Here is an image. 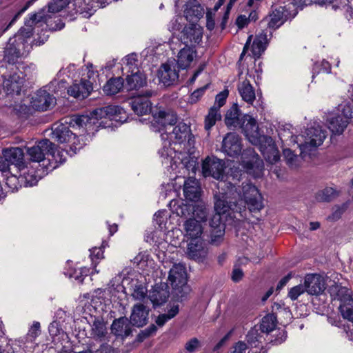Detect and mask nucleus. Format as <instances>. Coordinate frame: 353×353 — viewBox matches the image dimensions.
I'll use <instances>...</instances> for the list:
<instances>
[{
  "mask_svg": "<svg viewBox=\"0 0 353 353\" xmlns=\"http://www.w3.org/2000/svg\"><path fill=\"white\" fill-rule=\"evenodd\" d=\"M163 147L159 150L163 165L170 167L172 170L180 169L179 173L186 174H195L196 160L189 154L193 147L194 140L190 132V128L184 123H179L166 133H161Z\"/></svg>",
  "mask_w": 353,
  "mask_h": 353,
  "instance_id": "obj_1",
  "label": "nucleus"
},
{
  "mask_svg": "<svg viewBox=\"0 0 353 353\" xmlns=\"http://www.w3.org/2000/svg\"><path fill=\"white\" fill-rule=\"evenodd\" d=\"M127 120L125 111L118 105H108L93 110L90 115H73L69 117L65 123L54 124L52 132V139L59 143H72L74 150L80 149L75 141L76 137L70 130L69 127L74 129H82L88 135L94 133L98 128L111 127L112 121L123 123Z\"/></svg>",
  "mask_w": 353,
  "mask_h": 353,
  "instance_id": "obj_2",
  "label": "nucleus"
},
{
  "mask_svg": "<svg viewBox=\"0 0 353 353\" xmlns=\"http://www.w3.org/2000/svg\"><path fill=\"white\" fill-rule=\"evenodd\" d=\"M222 183L224 186L227 185V190L214 195L216 214L210 222L213 230H218L221 226L225 228L221 222V214H225L230 210L242 213L245 211V205L251 212H259L263 208L262 196L254 185L243 183L242 188H236L231 182Z\"/></svg>",
  "mask_w": 353,
  "mask_h": 353,
  "instance_id": "obj_3",
  "label": "nucleus"
},
{
  "mask_svg": "<svg viewBox=\"0 0 353 353\" xmlns=\"http://www.w3.org/2000/svg\"><path fill=\"white\" fill-rule=\"evenodd\" d=\"M44 10L38 14H30L25 21V25L13 38H10L4 50V60L10 64H14L23 54L30 49L29 40L32 36L34 26L46 19Z\"/></svg>",
  "mask_w": 353,
  "mask_h": 353,
  "instance_id": "obj_4",
  "label": "nucleus"
},
{
  "mask_svg": "<svg viewBox=\"0 0 353 353\" xmlns=\"http://www.w3.org/2000/svg\"><path fill=\"white\" fill-rule=\"evenodd\" d=\"M252 144L259 145L264 158L270 163L277 162L280 159L279 152L273 139L268 136L262 135L259 131L256 120L249 114H243L239 127Z\"/></svg>",
  "mask_w": 353,
  "mask_h": 353,
  "instance_id": "obj_5",
  "label": "nucleus"
},
{
  "mask_svg": "<svg viewBox=\"0 0 353 353\" xmlns=\"http://www.w3.org/2000/svg\"><path fill=\"white\" fill-rule=\"evenodd\" d=\"M327 137V131L320 125L312 126L305 130L303 135L291 137V142L296 143L303 154L307 151L312 150L320 146Z\"/></svg>",
  "mask_w": 353,
  "mask_h": 353,
  "instance_id": "obj_6",
  "label": "nucleus"
},
{
  "mask_svg": "<svg viewBox=\"0 0 353 353\" xmlns=\"http://www.w3.org/2000/svg\"><path fill=\"white\" fill-rule=\"evenodd\" d=\"M26 153L30 158L31 164L38 163V167H42L41 168L46 169V171L50 168L45 164L46 156L51 155L54 160L58 161L55 145L48 139H43L36 145L26 148ZM59 155V152L57 151V156Z\"/></svg>",
  "mask_w": 353,
  "mask_h": 353,
  "instance_id": "obj_7",
  "label": "nucleus"
},
{
  "mask_svg": "<svg viewBox=\"0 0 353 353\" xmlns=\"http://www.w3.org/2000/svg\"><path fill=\"white\" fill-rule=\"evenodd\" d=\"M353 118V108L349 104L341 105L336 112L328 114L326 123L333 134H341Z\"/></svg>",
  "mask_w": 353,
  "mask_h": 353,
  "instance_id": "obj_8",
  "label": "nucleus"
},
{
  "mask_svg": "<svg viewBox=\"0 0 353 353\" xmlns=\"http://www.w3.org/2000/svg\"><path fill=\"white\" fill-rule=\"evenodd\" d=\"M208 212L205 208H199L195 216L188 218L183 224L184 237L187 241L201 239L203 232V223L207 221Z\"/></svg>",
  "mask_w": 353,
  "mask_h": 353,
  "instance_id": "obj_9",
  "label": "nucleus"
},
{
  "mask_svg": "<svg viewBox=\"0 0 353 353\" xmlns=\"http://www.w3.org/2000/svg\"><path fill=\"white\" fill-rule=\"evenodd\" d=\"M295 5L292 3L285 6H281L274 10L270 15L266 17L268 26L272 29H276L283 25L286 21L293 19L297 14Z\"/></svg>",
  "mask_w": 353,
  "mask_h": 353,
  "instance_id": "obj_10",
  "label": "nucleus"
},
{
  "mask_svg": "<svg viewBox=\"0 0 353 353\" xmlns=\"http://www.w3.org/2000/svg\"><path fill=\"white\" fill-rule=\"evenodd\" d=\"M176 123V115L172 111L158 110L153 113L150 128L154 132L166 133Z\"/></svg>",
  "mask_w": 353,
  "mask_h": 353,
  "instance_id": "obj_11",
  "label": "nucleus"
},
{
  "mask_svg": "<svg viewBox=\"0 0 353 353\" xmlns=\"http://www.w3.org/2000/svg\"><path fill=\"white\" fill-rule=\"evenodd\" d=\"M225 161L215 156H208L202 161L201 171L204 177L222 181L224 178Z\"/></svg>",
  "mask_w": 353,
  "mask_h": 353,
  "instance_id": "obj_12",
  "label": "nucleus"
},
{
  "mask_svg": "<svg viewBox=\"0 0 353 353\" xmlns=\"http://www.w3.org/2000/svg\"><path fill=\"white\" fill-rule=\"evenodd\" d=\"M3 79L2 88L7 95H19L24 84V77L21 72H13L4 74L1 76Z\"/></svg>",
  "mask_w": 353,
  "mask_h": 353,
  "instance_id": "obj_13",
  "label": "nucleus"
},
{
  "mask_svg": "<svg viewBox=\"0 0 353 353\" xmlns=\"http://www.w3.org/2000/svg\"><path fill=\"white\" fill-rule=\"evenodd\" d=\"M203 37V28L198 24L185 26L180 32L179 39L186 46L199 44Z\"/></svg>",
  "mask_w": 353,
  "mask_h": 353,
  "instance_id": "obj_14",
  "label": "nucleus"
},
{
  "mask_svg": "<svg viewBox=\"0 0 353 353\" xmlns=\"http://www.w3.org/2000/svg\"><path fill=\"white\" fill-rule=\"evenodd\" d=\"M46 172L47 171L44 168L39 169L38 166L34 168L31 163H28L23 166V170H19L17 173L20 174L23 185L33 186L43 176Z\"/></svg>",
  "mask_w": 353,
  "mask_h": 353,
  "instance_id": "obj_15",
  "label": "nucleus"
},
{
  "mask_svg": "<svg viewBox=\"0 0 353 353\" xmlns=\"http://www.w3.org/2000/svg\"><path fill=\"white\" fill-rule=\"evenodd\" d=\"M186 254L188 257L197 262H203L208 254V248L203 239L187 241Z\"/></svg>",
  "mask_w": 353,
  "mask_h": 353,
  "instance_id": "obj_16",
  "label": "nucleus"
},
{
  "mask_svg": "<svg viewBox=\"0 0 353 353\" xmlns=\"http://www.w3.org/2000/svg\"><path fill=\"white\" fill-rule=\"evenodd\" d=\"M221 150L229 157H237L241 153V137L235 132H229L223 138Z\"/></svg>",
  "mask_w": 353,
  "mask_h": 353,
  "instance_id": "obj_17",
  "label": "nucleus"
},
{
  "mask_svg": "<svg viewBox=\"0 0 353 353\" xmlns=\"http://www.w3.org/2000/svg\"><path fill=\"white\" fill-rule=\"evenodd\" d=\"M245 340L250 350L248 353H264L263 343L265 340L263 334L257 325L253 327L247 334Z\"/></svg>",
  "mask_w": 353,
  "mask_h": 353,
  "instance_id": "obj_18",
  "label": "nucleus"
},
{
  "mask_svg": "<svg viewBox=\"0 0 353 353\" xmlns=\"http://www.w3.org/2000/svg\"><path fill=\"white\" fill-rule=\"evenodd\" d=\"M168 281L174 290L186 288L187 278L185 266L181 263L174 264L170 270Z\"/></svg>",
  "mask_w": 353,
  "mask_h": 353,
  "instance_id": "obj_19",
  "label": "nucleus"
},
{
  "mask_svg": "<svg viewBox=\"0 0 353 353\" xmlns=\"http://www.w3.org/2000/svg\"><path fill=\"white\" fill-rule=\"evenodd\" d=\"M170 206L172 212L176 213L177 216L185 218L195 216L196 210L199 208H205L203 205H194L183 201L174 200L170 201Z\"/></svg>",
  "mask_w": 353,
  "mask_h": 353,
  "instance_id": "obj_20",
  "label": "nucleus"
},
{
  "mask_svg": "<svg viewBox=\"0 0 353 353\" xmlns=\"http://www.w3.org/2000/svg\"><path fill=\"white\" fill-rule=\"evenodd\" d=\"M158 77L164 85L168 86L175 82L179 78V74L174 62L172 61L162 64L158 71Z\"/></svg>",
  "mask_w": 353,
  "mask_h": 353,
  "instance_id": "obj_21",
  "label": "nucleus"
},
{
  "mask_svg": "<svg viewBox=\"0 0 353 353\" xmlns=\"http://www.w3.org/2000/svg\"><path fill=\"white\" fill-rule=\"evenodd\" d=\"M151 91H147L145 95L137 96L133 98L130 103L133 111L138 115H144L152 110V103L149 97L152 95Z\"/></svg>",
  "mask_w": 353,
  "mask_h": 353,
  "instance_id": "obj_22",
  "label": "nucleus"
},
{
  "mask_svg": "<svg viewBox=\"0 0 353 353\" xmlns=\"http://www.w3.org/2000/svg\"><path fill=\"white\" fill-rule=\"evenodd\" d=\"M3 155L17 171L20 169L23 170V166L28 163L24 160V152L21 148L15 147L6 149L3 152Z\"/></svg>",
  "mask_w": 353,
  "mask_h": 353,
  "instance_id": "obj_23",
  "label": "nucleus"
},
{
  "mask_svg": "<svg viewBox=\"0 0 353 353\" xmlns=\"http://www.w3.org/2000/svg\"><path fill=\"white\" fill-rule=\"evenodd\" d=\"M304 286L306 292L312 295H318L325 289L323 277L317 274H307L305 277Z\"/></svg>",
  "mask_w": 353,
  "mask_h": 353,
  "instance_id": "obj_24",
  "label": "nucleus"
},
{
  "mask_svg": "<svg viewBox=\"0 0 353 353\" xmlns=\"http://www.w3.org/2000/svg\"><path fill=\"white\" fill-rule=\"evenodd\" d=\"M92 90V83L88 80H75L73 84L68 88L69 95L77 99L87 97Z\"/></svg>",
  "mask_w": 353,
  "mask_h": 353,
  "instance_id": "obj_25",
  "label": "nucleus"
},
{
  "mask_svg": "<svg viewBox=\"0 0 353 353\" xmlns=\"http://www.w3.org/2000/svg\"><path fill=\"white\" fill-rule=\"evenodd\" d=\"M89 323L90 337L95 340H104L108 334V327L103 319L99 316H91Z\"/></svg>",
  "mask_w": 353,
  "mask_h": 353,
  "instance_id": "obj_26",
  "label": "nucleus"
},
{
  "mask_svg": "<svg viewBox=\"0 0 353 353\" xmlns=\"http://www.w3.org/2000/svg\"><path fill=\"white\" fill-rule=\"evenodd\" d=\"M183 194L187 200L197 201L201 196V188L194 176H189L183 181Z\"/></svg>",
  "mask_w": 353,
  "mask_h": 353,
  "instance_id": "obj_27",
  "label": "nucleus"
},
{
  "mask_svg": "<svg viewBox=\"0 0 353 353\" xmlns=\"http://www.w3.org/2000/svg\"><path fill=\"white\" fill-rule=\"evenodd\" d=\"M126 74L125 88L128 90H138L146 83V77L140 70H132Z\"/></svg>",
  "mask_w": 353,
  "mask_h": 353,
  "instance_id": "obj_28",
  "label": "nucleus"
},
{
  "mask_svg": "<svg viewBox=\"0 0 353 353\" xmlns=\"http://www.w3.org/2000/svg\"><path fill=\"white\" fill-rule=\"evenodd\" d=\"M243 120V115L236 103H234L225 114L224 121L230 129H236L239 127Z\"/></svg>",
  "mask_w": 353,
  "mask_h": 353,
  "instance_id": "obj_29",
  "label": "nucleus"
},
{
  "mask_svg": "<svg viewBox=\"0 0 353 353\" xmlns=\"http://www.w3.org/2000/svg\"><path fill=\"white\" fill-rule=\"evenodd\" d=\"M169 290L165 283L156 285L149 292L148 298L152 303L154 307L161 305L165 303L169 297Z\"/></svg>",
  "mask_w": 353,
  "mask_h": 353,
  "instance_id": "obj_30",
  "label": "nucleus"
},
{
  "mask_svg": "<svg viewBox=\"0 0 353 353\" xmlns=\"http://www.w3.org/2000/svg\"><path fill=\"white\" fill-rule=\"evenodd\" d=\"M149 310L143 304L134 305L130 316V323L137 327H143L148 319Z\"/></svg>",
  "mask_w": 353,
  "mask_h": 353,
  "instance_id": "obj_31",
  "label": "nucleus"
},
{
  "mask_svg": "<svg viewBox=\"0 0 353 353\" xmlns=\"http://www.w3.org/2000/svg\"><path fill=\"white\" fill-rule=\"evenodd\" d=\"M34 103L37 108L45 111L55 104L56 99L46 90L41 89L37 92Z\"/></svg>",
  "mask_w": 353,
  "mask_h": 353,
  "instance_id": "obj_32",
  "label": "nucleus"
},
{
  "mask_svg": "<svg viewBox=\"0 0 353 353\" xmlns=\"http://www.w3.org/2000/svg\"><path fill=\"white\" fill-rule=\"evenodd\" d=\"M111 330L116 336L126 337L132 332L131 323L126 317L119 318L113 321Z\"/></svg>",
  "mask_w": 353,
  "mask_h": 353,
  "instance_id": "obj_33",
  "label": "nucleus"
},
{
  "mask_svg": "<svg viewBox=\"0 0 353 353\" xmlns=\"http://www.w3.org/2000/svg\"><path fill=\"white\" fill-rule=\"evenodd\" d=\"M203 8L197 0H188L184 11L185 17L190 21H194L203 17Z\"/></svg>",
  "mask_w": 353,
  "mask_h": 353,
  "instance_id": "obj_34",
  "label": "nucleus"
},
{
  "mask_svg": "<svg viewBox=\"0 0 353 353\" xmlns=\"http://www.w3.org/2000/svg\"><path fill=\"white\" fill-rule=\"evenodd\" d=\"M196 56V51L191 46H186L180 50L177 55V65L181 69L190 65Z\"/></svg>",
  "mask_w": 353,
  "mask_h": 353,
  "instance_id": "obj_35",
  "label": "nucleus"
},
{
  "mask_svg": "<svg viewBox=\"0 0 353 353\" xmlns=\"http://www.w3.org/2000/svg\"><path fill=\"white\" fill-rule=\"evenodd\" d=\"M268 40V34L265 31H262L255 37L252 45L254 57L259 58L261 55L266 48Z\"/></svg>",
  "mask_w": 353,
  "mask_h": 353,
  "instance_id": "obj_36",
  "label": "nucleus"
},
{
  "mask_svg": "<svg viewBox=\"0 0 353 353\" xmlns=\"http://www.w3.org/2000/svg\"><path fill=\"white\" fill-rule=\"evenodd\" d=\"M239 92L243 100L248 103L252 104L256 99L255 92L250 82L243 80L238 85Z\"/></svg>",
  "mask_w": 353,
  "mask_h": 353,
  "instance_id": "obj_37",
  "label": "nucleus"
},
{
  "mask_svg": "<svg viewBox=\"0 0 353 353\" xmlns=\"http://www.w3.org/2000/svg\"><path fill=\"white\" fill-rule=\"evenodd\" d=\"M125 87L123 78L117 77L110 79L103 86V91L109 95H113L118 93Z\"/></svg>",
  "mask_w": 353,
  "mask_h": 353,
  "instance_id": "obj_38",
  "label": "nucleus"
},
{
  "mask_svg": "<svg viewBox=\"0 0 353 353\" xmlns=\"http://www.w3.org/2000/svg\"><path fill=\"white\" fill-rule=\"evenodd\" d=\"M276 323V316L274 314H268L262 319L261 325L258 327L263 334H268L275 329Z\"/></svg>",
  "mask_w": 353,
  "mask_h": 353,
  "instance_id": "obj_39",
  "label": "nucleus"
},
{
  "mask_svg": "<svg viewBox=\"0 0 353 353\" xmlns=\"http://www.w3.org/2000/svg\"><path fill=\"white\" fill-rule=\"evenodd\" d=\"M221 114L219 107L213 105L209 110L205 119V129L209 131L219 120H221Z\"/></svg>",
  "mask_w": 353,
  "mask_h": 353,
  "instance_id": "obj_40",
  "label": "nucleus"
},
{
  "mask_svg": "<svg viewBox=\"0 0 353 353\" xmlns=\"http://www.w3.org/2000/svg\"><path fill=\"white\" fill-rule=\"evenodd\" d=\"M123 71L130 73L132 70H139L138 68V56L135 53L128 54L122 59Z\"/></svg>",
  "mask_w": 353,
  "mask_h": 353,
  "instance_id": "obj_41",
  "label": "nucleus"
},
{
  "mask_svg": "<svg viewBox=\"0 0 353 353\" xmlns=\"http://www.w3.org/2000/svg\"><path fill=\"white\" fill-rule=\"evenodd\" d=\"M245 156L250 157L249 160H243L244 166L247 169L253 168L254 164H257V166H259L261 164V161H260L258 154L255 152L253 148H248L243 151L242 153V157L245 159Z\"/></svg>",
  "mask_w": 353,
  "mask_h": 353,
  "instance_id": "obj_42",
  "label": "nucleus"
},
{
  "mask_svg": "<svg viewBox=\"0 0 353 353\" xmlns=\"http://www.w3.org/2000/svg\"><path fill=\"white\" fill-rule=\"evenodd\" d=\"M4 176L6 177V184L12 192L17 190L19 188L23 185L20 174L17 172L13 173L12 171L11 173L6 174L4 175Z\"/></svg>",
  "mask_w": 353,
  "mask_h": 353,
  "instance_id": "obj_43",
  "label": "nucleus"
},
{
  "mask_svg": "<svg viewBox=\"0 0 353 353\" xmlns=\"http://www.w3.org/2000/svg\"><path fill=\"white\" fill-rule=\"evenodd\" d=\"M338 192L332 187H327L316 194V199L320 202H330L338 196Z\"/></svg>",
  "mask_w": 353,
  "mask_h": 353,
  "instance_id": "obj_44",
  "label": "nucleus"
},
{
  "mask_svg": "<svg viewBox=\"0 0 353 353\" xmlns=\"http://www.w3.org/2000/svg\"><path fill=\"white\" fill-rule=\"evenodd\" d=\"M334 8H345L346 17L353 19V0H330Z\"/></svg>",
  "mask_w": 353,
  "mask_h": 353,
  "instance_id": "obj_45",
  "label": "nucleus"
},
{
  "mask_svg": "<svg viewBox=\"0 0 353 353\" xmlns=\"http://www.w3.org/2000/svg\"><path fill=\"white\" fill-rule=\"evenodd\" d=\"M168 217H170V213L167 210H159L154 215V223L157 225L161 230L167 229Z\"/></svg>",
  "mask_w": 353,
  "mask_h": 353,
  "instance_id": "obj_46",
  "label": "nucleus"
},
{
  "mask_svg": "<svg viewBox=\"0 0 353 353\" xmlns=\"http://www.w3.org/2000/svg\"><path fill=\"white\" fill-rule=\"evenodd\" d=\"M70 278H73L78 283H81L85 276L88 274V270L85 268L70 270L66 273Z\"/></svg>",
  "mask_w": 353,
  "mask_h": 353,
  "instance_id": "obj_47",
  "label": "nucleus"
},
{
  "mask_svg": "<svg viewBox=\"0 0 353 353\" xmlns=\"http://www.w3.org/2000/svg\"><path fill=\"white\" fill-rule=\"evenodd\" d=\"M283 153L286 163L290 167L296 168L298 166L299 157L290 149H284Z\"/></svg>",
  "mask_w": 353,
  "mask_h": 353,
  "instance_id": "obj_48",
  "label": "nucleus"
},
{
  "mask_svg": "<svg viewBox=\"0 0 353 353\" xmlns=\"http://www.w3.org/2000/svg\"><path fill=\"white\" fill-rule=\"evenodd\" d=\"M90 259L92 261V264L94 266V272H99L98 270H95L98 261L103 258V251L101 248H93L90 250Z\"/></svg>",
  "mask_w": 353,
  "mask_h": 353,
  "instance_id": "obj_49",
  "label": "nucleus"
},
{
  "mask_svg": "<svg viewBox=\"0 0 353 353\" xmlns=\"http://www.w3.org/2000/svg\"><path fill=\"white\" fill-rule=\"evenodd\" d=\"M48 331L50 336L53 338L59 336L63 338L66 335L65 332L61 328L59 322L57 321H54L50 324Z\"/></svg>",
  "mask_w": 353,
  "mask_h": 353,
  "instance_id": "obj_50",
  "label": "nucleus"
},
{
  "mask_svg": "<svg viewBox=\"0 0 353 353\" xmlns=\"http://www.w3.org/2000/svg\"><path fill=\"white\" fill-rule=\"evenodd\" d=\"M33 0H30L28 1H26L24 5L21 6L18 8L16 14L13 17L12 19L8 24V26L6 27V28L4 30L6 31L7 29L9 28L18 19L19 17L26 11L28 9V8L32 4Z\"/></svg>",
  "mask_w": 353,
  "mask_h": 353,
  "instance_id": "obj_51",
  "label": "nucleus"
},
{
  "mask_svg": "<svg viewBox=\"0 0 353 353\" xmlns=\"http://www.w3.org/2000/svg\"><path fill=\"white\" fill-rule=\"evenodd\" d=\"M305 292H306L305 286L303 285H298L290 290L288 292V296L291 300L294 301L296 300L299 296L303 294Z\"/></svg>",
  "mask_w": 353,
  "mask_h": 353,
  "instance_id": "obj_52",
  "label": "nucleus"
},
{
  "mask_svg": "<svg viewBox=\"0 0 353 353\" xmlns=\"http://www.w3.org/2000/svg\"><path fill=\"white\" fill-rule=\"evenodd\" d=\"M225 233V228H221L218 230H212L211 232V242L212 244L219 245L223 240Z\"/></svg>",
  "mask_w": 353,
  "mask_h": 353,
  "instance_id": "obj_53",
  "label": "nucleus"
},
{
  "mask_svg": "<svg viewBox=\"0 0 353 353\" xmlns=\"http://www.w3.org/2000/svg\"><path fill=\"white\" fill-rule=\"evenodd\" d=\"M128 281V279L123 278L121 274L115 276L111 281L110 284L112 287L115 286V288L119 291L124 288V283Z\"/></svg>",
  "mask_w": 353,
  "mask_h": 353,
  "instance_id": "obj_54",
  "label": "nucleus"
},
{
  "mask_svg": "<svg viewBox=\"0 0 353 353\" xmlns=\"http://www.w3.org/2000/svg\"><path fill=\"white\" fill-rule=\"evenodd\" d=\"M14 168H12L10 162L6 160V158L3 157H0V171L3 174V175L6 174L11 173Z\"/></svg>",
  "mask_w": 353,
  "mask_h": 353,
  "instance_id": "obj_55",
  "label": "nucleus"
},
{
  "mask_svg": "<svg viewBox=\"0 0 353 353\" xmlns=\"http://www.w3.org/2000/svg\"><path fill=\"white\" fill-rule=\"evenodd\" d=\"M228 96V91L225 90L219 92L215 98V103L214 105L219 107V110L225 103L226 99Z\"/></svg>",
  "mask_w": 353,
  "mask_h": 353,
  "instance_id": "obj_56",
  "label": "nucleus"
},
{
  "mask_svg": "<svg viewBox=\"0 0 353 353\" xmlns=\"http://www.w3.org/2000/svg\"><path fill=\"white\" fill-rule=\"evenodd\" d=\"M314 70H318V72L322 71L325 73H330L331 72V65L328 61L323 60L321 63H315Z\"/></svg>",
  "mask_w": 353,
  "mask_h": 353,
  "instance_id": "obj_57",
  "label": "nucleus"
},
{
  "mask_svg": "<svg viewBox=\"0 0 353 353\" xmlns=\"http://www.w3.org/2000/svg\"><path fill=\"white\" fill-rule=\"evenodd\" d=\"M199 345V341L196 338H192L185 343V348L188 352L192 353L195 352Z\"/></svg>",
  "mask_w": 353,
  "mask_h": 353,
  "instance_id": "obj_58",
  "label": "nucleus"
},
{
  "mask_svg": "<svg viewBox=\"0 0 353 353\" xmlns=\"http://www.w3.org/2000/svg\"><path fill=\"white\" fill-rule=\"evenodd\" d=\"M146 294V290L142 285L136 286L132 295L134 299L137 300H142L145 298Z\"/></svg>",
  "mask_w": 353,
  "mask_h": 353,
  "instance_id": "obj_59",
  "label": "nucleus"
},
{
  "mask_svg": "<svg viewBox=\"0 0 353 353\" xmlns=\"http://www.w3.org/2000/svg\"><path fill=\"white\" fill-rule=\"evenodd\" d=\"M249 18L244 14L238 16L236 19L235 23L238 26L239 29H242L247 26L249 23Z\"/></svg>",
  "mask_w": 353,
  "mask_h": 353,
  "instance_id": "obj_60",
  "label": "nucleus"
},
{
  "mask_svg": "<svg viewBox=\"0 0 353 353\" xmlns=\"http://www.w3.org/2000/svg\"><path fill=\"white\" fill-rule=\"evenodd\" d=\"M58 85L59 88H65V82L63 81H53L50 83V84L48 85V90L50 91L54 92L57 93V95H59V90H56L55 87Z\"/></svg>",
  "mask_w": 353,
  "mask_h": 353,
  "instance_id": "obj_61",
  "label": "nucleus"
},
{
  "mask_svg": "<svg viewBox=\"0 0 353 353\" xmlns=\"http://www.w3.org/2000/svg\"><path fill=\"white\" fill-rule=\"evenodd\" d=\"M207 87L208 85L194 90L191 94L192 102H196L203 94Z\"/></svg>",
  "mask_w": 353,
  "mask_h": 353,
  "instance_id": "obj_62",
  "label": "nucleus"
},
{
  "mask_svg": "<svg viewBox=\"0 0 353 353\" xmlns=\"http://www.w3.org/2000/svg\"><path fill=\"white\" fill-rule=\"evenodd\" d=\"M40 333V323L39 322H34L32 326L30 327L28 335L32 338H36Z\"/></svg>",
  "mask_w": 353,
  "mask_h": 353,
  "instance_id": "obj_63",
  "label": "nucleus"
},
{
  "mask_svg": "<svg viewBox=\"0 0 353 353\" xmlns=\"http://www.w3.org/2000/svg\"><path fill=\"white\" fill-rule=\"evenodd\" d=\"M96 353H116L114 350L109 345L103 344L99 349L97 350Z\"/></svg>",
  "mask_w": 353,
  "mask_h": 353,
  "instance_id": "obj_64",
  "label": "nucleus"
}]
</instances>
